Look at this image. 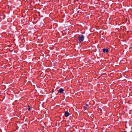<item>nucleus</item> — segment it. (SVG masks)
Instances as JSON below:
<instances>
[{"label": "nucleus", "mask_w": 132, "mask_h": 132, "mask_svg": "<svg viewBox=\"0 0 132 132\" xmlns=\"http://www.w3.org/2000/svg\"><path fill=\"white\" fill-rule=\"evenodd\" d=\"M84 36L83 35H80L78 39L79 43H80L82 42L84 40Z\"/></svg>", "instance_id": "f257e3e1"}, {"label": "nucleus", "mask_w": 132, "mask_h": 132, "mask_svg": "<svg viewBox=\"0 0 132 132\" xmlns=\"http://www.w3.org/2000/svg\"><path fill=\"white\" fill-rule=\"evenodd\" d=\"M103 51L104 52H106V53H108L109 52V50L108 49H106L105 48H104L103 49Z\"/></svg>", "instance_id": "20e7f679"}, {"label": "nucleus", "mask_w": 132, "mask_h": 132, "mask_svg": "<svg viewBox=\"0 0 132 132\" xmlns=\"http://www.w3.org/2000/svg\"><path fill=\"white\" fill-rule=\"evenodd\" d=\"M28 106L29 107V108L28 109V110H29V111H30V109L29 107V106Z\"/></svg>", "instance_id": "423d86ee"}, {"label": "nucleus", "mask_w": 132, "mask_h": 132, "mask_svg": "<svg viewBox=\"0 0 132 132\" xmlns=\"http://www.w3.org/2000/svg\"><path fill=\"white\" fill-rule=\"evenodd\" d=\"M84 107L85 109H87L89 108L88 106H84Z\"/></svg>", "instance_id": "39448f33"}, {"label": "nucleus", "mask_w": 132, "mask_h": 132, "mask_svg": "<svg viewBox=\"0 0 132 132\" xmlns=\"http://www.w3.org/2000/svg\"><path fill=\"white\" fill-rule=\"evenodd\" d=\"M86 106H88V104H86Z\"/></svg>", "instance_id": "0eeeda50"}, {"label": "nucleus", "mask_w": 132, "mask_h": 132, "mask_svg": "<svg viewBox=\"0 0 132 132\" xmlns=\"http://www.w3.org/2000/svg\"><path fill=\"white\" fill-rule=\"evenodd\" d=\"M64 90L62 88H60L59 90V92L60 93H62L64 91Z\"/></svg>", "instance_id": "7ed1b4c3"}, {"label": "nucleus", "mask_w": 132, "mask_h": 132, "mask_svg": "<svg viewBox=\"0 0 132 132\" xmlns=\"http://www.w3.org/2000/svg\"><path fill=\"white\" fill-rule=\"evenodd\" d=\"M64 114L66 117H68L69 116V113L68 111L65 112Z\"/></svg>", "instance_id": "f03ea898"}]
</instances>
